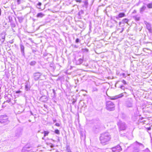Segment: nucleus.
<instances>
[{
	"label": "nucleus",
	"instance_id": "ea45409f",
	"mask_svg": "<svg viewBox=\"0 0 152 152\" xmlns=\"http://www.w3.org/2000/svg\"><path fill=\"white\" fill-rule=\"evenodd\" d=\"M53 121L54 123H55L56 121V119H53Z\"/></svg>",
	"mask_w": 152,
	"mask_h": 152
},
{
	"label": "nucleus",
	"instance_id": "cd10ccee",
	"mask_svg": "<svg viewBox=\"0 0 152 152\" xmlns=\"http://www.w3.org/2000/svg\"><path fill=\"white\" fill-rule=\"evenodd\" d=\"M55 133L57 134H60L59 131L58 129H56L55 130Z\"/></svg>",
	"mask_w": 152,
	"mask_h": 152
},
{
	"label": "nucleus",
	"instance_id": "dca6fc26",
	"mask_svg": "<svg viewBox=\"0 0 152 152\" xmlns=\"http://www.w3.org/2000/svg\"><path fill=\"white\" fill-rule=\"evenodd\" d=\"M146 9V7L145 6H143L140 9V13L142 14Z\"/></svg>",
	"mask_w": 152,
	"mask_h": 152
},
{
	"label": "nucleus",
	"instance_id": "c9c22d12",
	"mask_svg": "<svg viewBox=\"0 0 152 152\" xmlns=\"http://www.w3.org/2000/svg\"><path fill=\"white\" fill-rule=\"evenodd\" d=\"M124 87L123 86H121L120 87V88L122 89H124Z\"/></svg>",
	"mask_w": 152,
	"mask_h": 152
},
{
	"label": "nucleus",
	"instance_id": "1a4fd4ad",
	"mask_svg": "<svg viewBox=\"0 0 152 152\" xmlns=\"http://www.w3.org/2000/svg\"><path fill=\"white\" fill-rule=\"evenodd\" d=\"M113 152H119L121 151L122 149L119 145H118L112 148Z\"/></svg>",
	"mask_w": 152,
	"mask_h": 152
},
{
	"label": "nucleus",
	"instance_id": "6ab92c4d",
	"mask_svg": "<svg viewBox=\"0 0 152 152\" xmlns=\"http://www.w3.org/2000/svg\"><path fill=\"white\" fill-rule=\"evenodd\" d=\"M1 38L2 39H5V35L4 33L2 32L1 34Z\"/></svg>",
	"mask_w": 152,
	"mask_h": 152
},
{
	"label": "nucleus",
	"instance_id": "412c9836",
	"mask_svg": "<svg viewBox=\"0 0 152 152\" xmlns=\"http://www.w3.org/2000/svg\"><path fill=\"white\" fill-rule=\"evenodd\" d=\"M36 62L35 61H32L30 63V64L31 66H34L36 64Z\"/></svg>",
	"mask_w": 152,
	"mask_h": 152
},
{
	"label": "nucleus",
	"instance_id": "6e6552de",
	"mask_svg": "<svg viewBox=\"0 0 152 152\" xmlns=\"http://www.w3.org/2000/svg\"><path fill=\"white\" fill-rule=\"evenodd\" d=\"M133 100L131 98H128L126 102V106L128 107H132Z\"/></svg>",
	"mask_w": 152,
	"mask_h": 152
},
{
	"label": "nucleus",
	"instance_id": "4be33fe9",
	"mask_svg": "<svg viewBox=\"0 0 152 152\" xmlns=\"http://www.w3.org/2000/svg\"><path fill=\"white\" fill-rule=\"evenodd\" d=\"M133 18L136 20L138 21L140 20V17H139L137 16H134Z\"/></svg>",
	"mask_w": 152,
	"mask_h": 152
},
{
	"label": "nucleus",
	"instance_id": "4468645a",
	"mask_svg": "<svg viewBox=\"0 0 152 152\" xmlns=\"http://www.w3.org/2000/svg\"><path fill=\"white\" fill-rule=\"evenodd\" d=\"M125 14L124 13H120L118 14V16L116 17V18L117 19L119 18H121L122 17H125Z\"/></svg>",
	"mask_w": 152,
	"mask_h": 152
},
{
	"label": "nucleus",
	"instance_id": "473e14b6",
	"mask_svg": "<svg viewBox=\"0 0 152 152\" xmlns=\"http://www.w3.org/2000/svg\"><path fill=\"white\" fill-rule=\"evenodd\" d=\"M77 2H79L80 3H81L82 1L81 0H75Z\"/></svg>",
	"mask_w": 152,
	"mask_h": 152
},
{
	"label": "nucleus",
	"instance_id": "393cba45",
	"mask_svg": "<svg viewBox=\"0 0 152 152\" xmlns=\"http://www.w3.org/2000/svg\"><path fill=\"white\" fill-rule=\"evenodd\" d=\"M66 150L67 152H72L70 149V148L69 146H67Z\"/></svg>",
	"mask_w": 152,
	"mask_h": 152
},
{
	"label": "nucleus",
	"instance_id": "5701e85b",
	"mask_svg": "<svg viewBox=\"0 0 152 152\" xmlns=\"http://www.w3.org/2000/svg\"><path fill=\"white\" fill-rule=\"evenodd\" d=\"M147 7L149 8H152V2L151 3L148 4L147 5Z\"/></svg>",
	"mask_w": 152,
	"mask_h": 152
},
{
	"label": "nucleus",
	"instance_id": "2eb2a0df",
	"mask_svg": "<svg viewBox=\"0 0 152 152\" xmlns=\"http://www.w3.org/2000/svg\"><path fill=\"white\" fill-rule=\"evenodd\" d=\"M83 62V59L81 58L79 59L76 62V64L77 65H80Z\"/></svg>",
	"mask_w": 152,
	"mask_h": 152
},
{
	"label": "nucleus",
	"instance_id": "bb28decb",
	"mask_svg": "<svg viewBox=\"0 0 152 152\" xmlns=\"http://www.w3.org/2000/svg\"><path fill=\"white\" fill-rule=\"evenodd\" d=\"M98 91V89L95 87L93 88L92 91Z\"/></svg>",
	"mask_w": 152,
	"mask_h": 152
},
{
	"label": "nucleus",
	"instance_id": "f03ea898",
	"mask_svg": "<svg viewBox=\"0 0 152 152\" xmlns=\"http://www.w3.org/2000/svg\"><path fill=\"white\" fill-rule=\"evenodd\" d=\"M133 152H139L140 149L143 147V145L142 144L137 141L134 142L132 145Z\"/></svg>",
	"mask_w": 152,
	"mask_h": 152
},
{
	"label": "nucleus",
	"instance_id": "f257e3e1",
	"mask_svg": "<svg viewBox=\"0 0 152 152\" xmlns=\"http://www.w3.org/2000/svg\"><path fill=\"white\" fill-rule=\"evenodd\" d=\"M110 135L109 133L106 132L103 133L101 134L100 140L102 144L105 145L110 140Z\"/></svg>",
	"mask_w": 152,
	"mask_h": 152
},
{
	"label": "nucleus",
	"instance_id": "39448f33",
	"mask_svg": "<svg viewBox=\"0 0 152 152\" xmlns=\"http://www.w3.org/2000/svg\"><path fill=\"white\" fill-rule=\"evenodd\" d=\"M117 124L120 131L124 130L127 128V126L124 122L120 121Z\"/></svg>",
	"mask_w": 152,
	"mask_h": 152
},
{
	"label": "nucleus",
	"instance_id": "a18cd8bd",
	"mask_svg": "<svg viewBox=\"0 0 152 152\" xmlns=\"http://www.w3.org/2000/svg\"><path fill=\"white\" fill-rule=\"evenodd\" d=\"M136 12V11H135V10H134V11L133 13H135V12Z\"/></svg>",
	"mask_w": 152,
	"mask_h": 152
},
{
	"label": "nucleus",
	"instance_id": "a211bd4d",
	"mask_svg": "<svg viewBox=\"0 0 152 152\" xmlns=\"http://www.w3.org/2000/svg\"><path fill=\"white\" fill-rule=\"evenodd\" d=\"M44 16V14L41 12L38 13L37 15V18H41Z\"/></svg>",
	"mask_w": 152,
	"mask_h": 152
},
{
	"label": "nucleus",
	"instance_id": "aec40b11",
	"mask_svg": "<svg viewBox=\"0 0 152 152\" xmlns=\"http://www.w3.org/2000/svg\"><path fill=\"white\" fill-rule=\"evenodd\" d=\"M42 3L41 2H39L38 3L37 5V7L39 9H40V7Z\"/></svg>",
	"mask_w": 152,
	"mask_h": 152
},
{
	"label": "nucleus",
	"instance_id": "c85d7f7f",
	"mask_svg": "<svg viewBox=\"0 0 152 152\" xmlns=\"http://www.w3.org/2000/svg\"><path fill=\"white\" fill-rule=\"evenodd\" d=\"M122 82L124 85H126V82L124 80H123Z\"/></svg>",
	"mask_w": 152,
	"mask_h": 152
},
{
	"label": "nucleus",
	"instance_id": "a19ab883",
	"mask_svg": "<svg viewBox=\"0 0 152 152\" xmlns=\"http://www.w3.org/2000/svg\"><path fill=\"white\" fill-rule=\"evenodd\" d=\"M85 50L86 51L88 52V50L87 49H85Z\"/></svg>",
	"mask_w": 152,
	"mask_h": 152
},
{
	"label": "nucleus",
	"instance_id": "423d86ee",
	"mask_svg": "<svg viewBox=\"0 0 152 152\" xmlns=\"http://www.w3.org/2000/svg\"><path fill=\"white\" fill-rule=\"evenodd\" d=\"M0 122L5 124H8L9 121L8 119V117L6 115H3L0 116Z\"/></svg>",
	"mask_w": 152,
	"mask_h": 152
},
{
	"label": "nucleus",
	"instance_id": "f3484780",
	"mask_svg": "<svg viewBox=\"0 0 152 152\" xmlns=\"http://www.w3.org/2000/svg\"><path fill=\"white\" fill-rule=\"evenodd\" d=\"M25 90L26 91H28L30 89V87L28 85V83H26L25 85Z\"/></svg>",
	"mask_w": 152,
	"mask_h": 152
},
{
	"label": "nucleus",
	"instance_id": "58836bf2",
	"mask_svg": "<svg viewBox=\"0 0 152 152\" xmlns=\"http://www.w3.org/2000/svg\"><path fill=\"white\" fill-rule=\"evenodd\" d=\"M140 4V2H138V3H137L136 4H135V5L136 6H138L139 5V4Z\"/></svg>",
	"mask_w": 152,
	"mask_h": 152
},
{
	"label": "nucleus",
	"instance_id": "4c0bfd02",
	"mask_svg": "<svg viewBox=\"0 0 152 152\" xmlns=\"http://www.w3.org/2000/svg\"><path fill=\"white\" fill-rule=\"evenodd\" d=\"M5 40V39H1V41L2 42V43H3L4 42Z\"/></svg>",
	"mask_w": 152,
	"mask_h": 152
},
{
	"label": "nucleus",
	"instance_id": "b1692460",
	"mask_svg": "<svg viewBox=\"0 0 152 152\" xmlns=\"http://www.w3.org/2000/svg\"><path fill=\"white\" fill-rule=\"evenodd\" d=\"M43 132L44 133V137L47 136L49 133V132L47 131H44Z\"/></svg>",
	"mask_w": 152,
	"mask_h": 152
},
{
	"label": "nucleus",
	"instance_id": "ddd939ff",
	"mask_svg": "<svg viewBox=\"0 0 152 152\" xmlns=\"http://www.w3.org/2000/svg\"><path fill=\"white\" fill-rule=\"evenodd\" d=\"M145 24L147 28L149 31L150 32H151V25L147 23H146Z\"/></svg>",
	"mask_w": 152,
	"mask_h": 152
},
{
	"label": "nucleus",
	"instance_id": "f8f14e48",
	"mask_svg": "<svg viewBox=\"0 0 152 152\" xmlns=\"http://www.w3.org/2000/svg\"><path fill=\"white\" fill-rule=\"evenodd\" d=\"M20 50H21V53L23 55H24V46L23 45H22V44H20Z\"/></svg>",
	"mask_w": 152,
	"mask_h": 152
},
{
	"label": "nucleus",
	"instance_id": "20e7f679",
	"mask_svg": "<svg viewBox=\"0 0 152 152\" xmlns=\"http://www.w3.org/2000/svg\"><path fill=\"white\" fill-rule=\"evenodd\" d=\"M106 109L109 111H113L114 110L115 105L111 101H108L107 102Z\"/></svg>",
	"mask_w": 152,
	"mask_h": 152
},
{
	"label": "nucleus",
	"instance_id": "e433bc0d",
	"mask_svg": "<svg viewBox=\"0 0 152 152\" xmlns=\"http://www.w3.org/2000/svg\"><path fill=\"white\" fill-rule=\"evenodd\" d=\"M122 76H123V77H126V76H125V73H123L122 74Z\"/></svg>",
	"mask_w": 152,
	"mask_h": 152
},
{
	"label": "nucleus",
	"instance_id": "c03bdc74",
	"mask_svg": "<svg viewBox=\"0 0 152 152\" xmlns=\"http://www.w3.org/2000/svg\"><path fill=\"white\" fill-rule=\"evenodd\" d=\"M45 137H44V136L42 138V139L43 140H44V139H45Z\"/></svg>",
	"mask_w": 152,
	"mask_h": 152
},
{
	"label": "nucleus",
	"instance_id": "c756f323",
	"mask_svg": "<svg viewBox=\"0 0 152 152\" xmlns=\"http://www.w3.org/2000/svg\"><path fill=\"white\" fill-rule=\"evenodd\" d=\"M144 152H150V151L147 148L144 151Z\"/></svg>",
	"mask_w": 152,
	"mask_h": 152
},
{
	"label": "nucleus",
	"instance_id": "2f4dec72",
	"mask_svg": "<svg viewBox=\"0 0 152 152\" xmlns=\"http://www.w3.org/2000/svg\"><path fill=\"white\" fill-rule=\"evenodd\" d=\"M21 92V91H16V92H15V93L16 94L20 93Z\"/></svg>",
	"mask_w": 152,
	"mask_h": 152
},
{
	"label": "nucleus",
	"instance_id": "79ce46f5",
	"mask_svg": "<svg viewBox=\"0 0 152 152\" xmlns=\"http://www.w3.org/2000/svg\"><path fill=\"white\" fill-rule=\"evenodd\" d=\"M84 4L85 5H86L87 4V3L86 2H85L84 3Z\"/></svg>",
	"mask_w": 152,
	"mask_h": 152
},
{
	"label": "nucleus",
	"instance_id": "37998d69",
	"mask_svg": "<svg viewBox=\"0 0 152 152\" xmlns=\"http://www.w3.org/2000/svg\"><path fill=\"white\" fill-rule=\"evenodd\" d=\"M121 22H119V25H120L121 24Z\"/></svg>",
	"mask_w": 152,
	"mask_h": 152
},
{
	"label": "nucleus",
	"instance_id": "f704fd0d",
	"mask_svg": "<svg viewBox=\"0 0 152 152\" xmlns=\"http://www.w3.org/2000/svg\"><path fill=\"white\" fill-rule=\"evenodd\" d=\"M79 39L78 38L76 40V43L78 42H79Z\"/></svg>",
	"mask_w": 152,
	"mask_h": 152
},
{
	"label": "nucleus",
	"instance_id": "49530a36",
	"mask_svg": "<svg viewBox=\"0 0 152 152\" xmlns=\"http://www.w3.org/2000/svg\"><path fill=\"white\" fill-rule=\"evenodd\" d=\"M151 53H152V50H151Z\"/></svg>",
	"mask_w": 152,
	"mask_h": 152
},
{
	"label": "nucleus",
	"instance_id": "7ed1b4c3",
	"mask_svg": "<svg viewBox=\"0 0 152 152\" xmlns=\"http://www.w3.org/2000/svg\"><path fill=\"white\" fill-rule=\"evenodd\" d=\"M37 150L35 148H32L30 145H26L23 148L22 152H30L31 151L34 152H36Z\"/></svg>",
	"mask_w": 152,
	"mask_h": 152
},
{
	"label": "nucleus",
	"instance_id": "9d476101",
	"mask_svg": "<svg viewBox=\"0 0 152 152\" xmlns=\"http://www.w3.org/2000/svg\"><path fill=\"white\" fill-rule=\"evenodd\" d=\"M124 96L123 93H121L118 95H116L113 97H112L111 99L112 100H115L119 98H121L123 97Z\"/></svg>",
	"mask_w": 152,
	"mask_h": 152
},
{
	"label": "nucleus",
	"instance_id": "72a5a7b5",
	"mask_svg": "<svg viewBox=\"0 0 152 152\" xmlns=\"http://www.w3.org/2000/svg\"><path fill=\"white\" fill-rule=\"evenodd\" d=\"M55 125L58 127L60 126V124L58 123H56L55 124Z\"/></svg>",
	"mask_w": 152,
	"mask_h": 152
},
{
	"label": "nucleus",
	"instance_id": "a878e982",
	"mask_svg": "<svg viewBox=\"0 0 152 152\" xmlns=\"http://www.w3.org/2000/svg\"><path fill=\"white\" fill-rule=\"evenodd\" d=\"M122 21L124 23H127L128 21V20L126 18H125L122 20Z\"/></svg>",
	"mask_w": 152,
	"mask_h": 152
},
{
	"label": "nucleus",
	"instance_id": "0eeeda50",
	"mask_svg": "<svg viewBox=\"0 0 152 152\" xmlns=\"http://www.w3.org/2000/svg\"><path fill=\"white\" fill-rule=\"evenodd\" d=\"M42 74L40 72H37L34 74V78L35 80H37L39 79L43 80V79L41 78Z\"/></svg>",
	"mask_w": 152,
	"mask_h": 152
},
{
	"label": "nucleus",
	"instance_id": "9b49d317",
	"mask_svg": "<svg viewBox=\"0 0 152 152\" xmlns=\"http://www.w3.org/2000/svg\"><path fill=\"white\" fill-rule=\"evenodd\" d=\"M39 100L43 102H45L48 100V98L46 96H41L39 99Z\"/></svg>",
	"mask_w": 152,
	"mask_h": 152
},
{
	"label": "nucleus",
	"instance_id": "7c9ffc66",
	"mask_svg": "<svg viewBox=\"0 0 152 152\" xmlns=\"http://www.w3.org/2000/svg\"><path fill=\"white\" fill-rule=\"evenodd\" d=\"M21 0H17V1L18 4H19L20 3Z\"/></svg>",
	"mask_w": 152,
	"mask_h": 152
}]
</instances>
